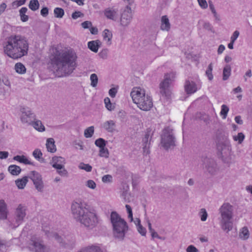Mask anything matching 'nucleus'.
Here are the masks:
<instances>
[{
  "instance_id": "nucleus-46",
  "label": "nucleus",
  "mask_w": 252,
  "mask_h": 252,
  "mask_svg": "<svg viewBox=\"0 0 252 252\" xmlns=\"http://www.w3.org/2000/svg\"><path fill=\"white\" fill-rule=\"evenodd\" d=\"M149 134L148 133H147L145 134V137H144V140H145V142L146 143V145L145 146V147H144V153H146L147 154H149V149H147V145L148 144V139H149Z\"/></svg>"
},
{
  "instance_id": "nucleus-35",
  "label": "nucleus",
  "mask_w": 252,
  "mask_h": 252,
  "mask_svg": "<svg viewBox=\"0 0 252 252\" xmlns=\"http://www.w3.org/2000/svg\"><path fill=\"white\" fill-rule=\"evenodd\" d=\"M228 111L229 108L226 105L223 104L221 105L220 115L222 116L223 119L226 118Z\"/></svg>"
},
{
  "instance_id": "nucleus-45",
  "label": "nucleus",
  "mask_w": 252,
  "mask_h": 252,
  "mask_svg": "<svg viewBox=\"0 0 252 252\" xmlns=\"http://www.w3.org/2000/svg\"><path fill=\"white\" fill-rule=\"evenodd\" d=\"M33 156L35 158L39 159L41 158L42 154L40 150L35 149L33 152Z\"/></svg>"
},
{
  "instance_id": "nucleus-18",
  "label": "nucleus",
  "mask_w": 252,
  "mask_h": 252,
  "mask_svg": "<svg viewBox=\"0 0 252 252\" xmlns=\"http://www.w3.org/2000/svg\"><path fill=\"white\" fill-rule=\"evenodd\" d=\"M104 13L108 19L114 20L117 15V11L112 8H108L104 10Z\"/></svg>"
},
{
  "instance_id": "nucleus-20",
  "label": "nucleus",
  "mask_w": 252,
  "mask_h": 252,
  "mask_svg": "<svg viewBox=\"0 0 252 252\" xmlns=\"http://www.w3.org/2000/svg\"><path fill=\"white\" fill-rule=\"evenodd\" d=\"M28 181V177L25 176L15 181V183L18 189H23Z\"/></svg>"
},
{
  "instance_id": "nucleus-33",
  "label": "nucleus",
  "mask_w": 252,
  "mask_h": 252,
  "mask_svg": "<svg viewBox=\"0 0 252 252\" xmlns=\"http://www.w3.org/2000/svg\"><path fill=\"white\" fill-rule=\"evenodd\" d=\"M94 133V127L93 126L88 127L85 130L84 136L86 138L91 137Z\"/></svg>"
},
{
  "instance_id": "nucleus-15",
  "label": "nucleus",
  "mask_w": 252,
  "mask_h": 252,
  "mask_svg": "<svg viewBox=\"0 0 252 252\" xmlns=\"http://www.w3.org/2000/svg\"><path fill=\"white\" fill-rule=\"evenodd\" d=\"M22 113L21 116V121L23 123H30V118L32 117V113H31L30 111H26V108H23L21 109Z\"/></svg>"
},
{
  "instance_id": "nucleus-38",
  "label": "nucleus",
  "mask_w": 252,
  "mask_h": 252,
  "mask_svg": "<svg viewBox=\"0 0 252 252\" xmlns=\"http://www.w3.org/2000/svg\"><path fill=\"white\" fill-rule=\"evenodd\" d=\"M95 145L99 148H101L105 147L106 141L103 138H99L95 140Z\"/></svg>"
},
{
  "instance_id": "nucleus-56",
  "label": "nucleus",
  "mask_w": 252,
  "mask_h": 252,
  "mask_svg": "<svg viewBox=\"0 0 252 252\" xmlns=\"http://www.w3.org/2000/svg\"><path fill=\"white\" fill-rule=\"evenodd\" d=\"M41 14L43 17H46L48 14V9L47 7H43L41 10Z\"/></svg>"
},
{
  "instance_id": "nucleus-63",
  "label": "nucleus",
  "mask_w": 252,
  "mask_h": 252,
  "mask_svg": "<svg viewBox=\"0 0 252 252\" xmlns=\"http://www.w3.org/2000/svg\"><path fill=\"white\" fill-rule=\"evenodd\" d=\"M235 121L236 123L238 124H242L243 121L241 120V118L240 116H237L235 118Z\"/></svg>"
},
{
  "instance_id": "nucleus-62",
  "label": "nucleus",
  "mask_w": 252,
  "mask_h": 252,
  "mask_svg": "<svg viewBox=\"0 0 252 252\" xmlns=\"http://www.w3.org/2000/svg\"><path fill=\"white\" fill-rule=\"evenodd\" d=\"M90 32L93 34H96L97 33L98 30L96 27H91L90 29Z\"/></svg>"
},
{
  "instance_id": "nucleus-31",
  "label": "nucleus",
  "mask_w": 252,
  "mask_h": 252,
  "mask_svg": "<svg viewBox=\"0 0 252 252\" xmlns=\"http://www.w3.org/2000/svg\"><path fill=\"white\" fill-rule=\"evenodd\" d=\"M104 101L105 107L108 110L111 111L114 109L115 104H113L111 102L110 99L109 97H106Z\"/></svg>"
},
{
  "instance_id": "nucleus-12",
  "label": "nucleus",
  "mask_w": 252,
  "mask_h": 252,
  "mask_svg": "<svg viewBox=\"0 0 252 252\" xmlns=\"http://www.w3.org/2000/svg\"><path fill=\"white\" fill-rule=\"evenodd\" d=\"M52 162L53 167L57 169H62L63 167H64L65 159L64 158L61 157H55L53 158Z\"/></svg>"
},
{
  "instance_id": "nucleus-21",
  "label": "nucleus",
  "mask_w": 252,
  "mask_h": 252,
  "mask_svg": "<svg viewBox=\"0 0 252 252\" xmlns=\"http://www.w3.org/2000/svg\"><path fill=\"white\" fill-rule=\"evenodd\" d=\"M79 252H102V251L99 247L92 245L82 249Z\"/></svg>"
},
{
  "instance_id": "nucleus-52",
  "label": "nucleus",
  "mask_w": 252,
  "mask_h": 252,
  "mask_svg": "<svg viewBox=\"0 0 252 252\" xmlns=\"http://www.w3.org/2000/svg\"><path fill=\"white\" fill-rule=\"evenodd\" d=\"M201 213L202 215L201 216V220L202 221H205L207 218V213L205 209H202L201 210Z\"/></svg>"
},
{
  "instance_id": "nucleus-2",
  "label": "nucleus",
  "mask_w": 252,
  "mask_h": 252,
  "mask_svg": "<svg viewBox=\"0 0 252 252\" xmlns=\"http://www.w3.org/2000/svg\"><path fill=\"white\" fill-rule=\"evenodd\" d=\"M28 49L27 40L20 35H12L8 37L3 47L4 53L13 59H17L26 55Z\"/></svg>"
},
{
  "instance_id": "nucleus-4",
  "label": "nucleus",
  "mask_w": 252,
  "mask_h": 252,
  "mask_svg": "<svg viewBox=\"0 0 252 252\" xmlns=\"http://www.w3.org/2000/svg\"><path fill=\"white\" fill-rule=\"evenodd\" d=\"M130 95L133 103L137 105V107L145 111H148L153 106L152 98L146 94L145 90L140 87L133 88Z\"/></svg>"
},
{
  "instance_id": "nucleus-26",
  "label": "nucleus",
  "mask_w": 252,
  "mask_h": 252,
  "mask_svg": "<svg viewBox=\"0 0 252 252\" xmlns=\"http://www.w3.org/2000/svg\"><path fill=\"white\" fill-rule=\"evenodd\" d=\"M15 69L16 72L19 74H24L26 71L25 66L21 63H18L15 64Z\"/></svg>"
},
{
  "instance_id": "nucleus-53",
  "label": "nucleus",
  "mask_w": 252,
  "mask_h": 252,
  "mask_svg": "<svg viewBox=\"0 0 252 252\" xmlns=\"http://www.w3.org/2000/svg\"><path fill=\"white\" fill-rule=\"evenodd\" d=\"M239 35V32L238 31H235L231 37V41L235 42Z\"/></svg>"
},
{
  "instance_id": "nucleus-28",
  "label": "nucleus",
  "mask_w": 252,
  "mask_h": 252,
  "mask_svg": "<svg viewBox=\"0 0 252 252\" xmlns=\"http://www.w3.org/2000/svg\"><path fill=\"white\" fill-rule=\"evenodd\" d=\"M103 36L104 40L110 42L112 37V33L109 30L105 29L103 32Z\"/></svg>"
},
{
  "instance_id": "nucleus-8",
  "label": "nucleus",
  "mask_w": 252,
  "mask_h": 252,
  "mask_svg": "<svg viewBox=\"0 0 252 252\" xmlns=\"http://www.w3.org/2000/svg\"><path fill=\"white\" fill-rule=\"evenodd\" d=\"M175 74L173 72L166 73L164 75V80L160 83L159 88L160 93L166 96L169 91L170 84L174 80Z\"/></svg>"
},
{
  "instance_id": "nucleus-23",
  "label": "nucleus",
  "mask_w": 252,
  "mask_h": 252,
  "mask_svg": "<svg viewBox=\"0 0 252 252\" xmlns=\"http://www.w3.org/2000/svg\"><path fill=\"white\" fill-rule=\"evenodd\" d=\"M239 235L241 239L244 240L248 239L249 237L250 233L247 227L245 226L242 228L240 231Z\"/></svg>"
},
{
  "instance_id": "nucleus-37",
  "label": "nucleus",
  "mask_w": 252,
  "mask_h": 252,
  "mask_svg": "<svg viewBox=\"0 0 252 252\" xmlns=\"http://www.w3.org/2000/svg\"><path fill=\"white\" fill-rule=\"evenodd\" d=\"M99 155L101 157L108 158L109 156V152L108 149L105 148V147L100 148Z\"/></svg>"
},
{
  "instance_id": "nucleus-19",
  "label": "nucleus",
  "mask_w": 252,
  "mask_h": 252,
  "mask_svg": "<svg viewBox=\"0 0 252 252\" xmlns=\"http://www.w3.org/2000/svg\"><path fill=\"white\" fill-rule=\"evenodd\" d=\"M32 241V245L33 246L36 252H45L46 248L42 244L41 242Z\"/></svg>"
},
{
  "instance_id": "nucleus-55",
  "label": "nucleus",
  "mask_w": 252,
  "mask_h": 252,
  "mask_svg": "<svg viewBox=\"0 0 252 252\" xmlns=\"http://www.w3.org/2000/svg\"><path fill=\"white\" fill-rule=\"evenodd\" d=\"M92 26V23L90 21H87L82 23V26L84 29H87Z\"/></svg>"
},
{
  "instance_id": "nucleus-51",
  "label": "nucleus",
  "mask_w": 252,
  "mask_h": 252,
  "mask_svg": "<svg viewBox=\"0 0 252 252\" xmlns=\"http://www.w3.org/2000/svg\"><path fill=\"white\" fill-rule=\"evenodd\" d=\"M83 14L80 11H75L72 14V18L76 19L79 17L83 16Z\"/></svg>"
},
{
  "instance_id": "nucleus-39",
  "label": "nucleus",
  "mask_w": 252,
  "mask_h": 252,
  "mask_svg": "<svg viewBox=\"0 0 252 252\" xmlns=\"http://www.w3.org/2000/svg\"><path fill=\"white\" fill-rule=\"evenodd\" d=\"M244 138L245 135L242 132L238 133L237 135L233 136V140L235 141H238L239 144H241Z\"/></svg>"
},
{
  "instance_id": "nucleus-17",
  "label": "nucleus",
  "mask_w": 252,
  "mask_h": 252,
  "mask_svg": "<svg viewBox=\"0 0 252 252\" xmlns=\"http://www.w3.org/2000/svg\"><path fill=\"white\" fill-rule=\"evenodd\" d=\"M46 146L48 152L51 153H54L56 151V148L55 145V141L54 139H48L46 141Z\"/></svg>"
},
{
  "instance_id": "nucleus-61",
  "label": "nucleus",
  "mask_w": 252,
  "mask_h": 252,
  "mask_svg": "<svg viewBox=\"0 0 252 252\" xmlns=\"http://www.w3.org/2000/svg\"><path fill=\"white\" fill-rule=\"evenodd\" d=\"M225 46L223 45H220L218 48V53L219 54H221L225 50Z\"/></svg>"
},
{
  "instance_id": "nucleus-59",
  "label": "nucleus",
  "mask_w": 252,
  "mask_h": 252,
  "mask_svg": "<svg viewBox=\"0 0 252 252\" xmlns=\"http://www.w3.org/2000/svg\"><path fill=\"white\" fill-rule=\"evenodd\" d=\"M8 153L7 152H0V158L4 159L8 157Z\"/></svg>"
},
{
  "instance_id": "nucleus-22",
  "label": "nucleus",
  "mask_w": 252,
  "mask_h": 252,
  "mask_svg": "<svg viewBox=\"0 0 252 252\" xmlns=\"http://www.w3.org/2000/svg\"><path fill=\"white\" fill-rule=\"evenodd\" d=\"M88 46L92 51L96 53L99 48L98 41L97 40L89 41L88 43Z\"/></svg>"
},
{
  "instance_id": "nucleus-7",
  "label": "nucleus",
  "mask_w": 252,
  "mask_h": 252,
  "mask_svg": "<svg viewBox=\"0 0 252 252\" xmlns=\"http://www.w3.org/2000/svg\"><path fill=\"white\" fill-rule=\"evenodd\" d=\"M161 143L163 147L166 149L175 146L174 138L173 136L172 131L168 127L164 128L163 131Z\"/></svg>"
},
{
  "instance_id": "nucleus-9",
  "label": "nucleus",
  "mask_w": 252,
  "mask_h": 252,
  "mask_svg": "<svg viewBox=\"0 0 252 252\" xmlns=\"http://www.w3.org/2000/svg\"><path fill=\"white\" fill-rule=\"evenodd\" d=\"M30 175V179L32 181L36 189L39 191H41L43 188L41 176L34 171H32Z\"/></svg>"
},
{
  "instance_id": "nucleus-48",
  "label": "nucleus",
  "mask_w": 252,
  "mask_h": 252,
  "mask_svg": "<svg viewBox=\"0 0 252 252\" xmlns=\"http://www.w3.org/2000/svg\"><path fill=\"white\" fill-rule=\"evenodd\" d=\"M87 186L92 189H94L96 187L95 183L92 180H89L87 182Z\"/></svg>"
},
{
  "instance_id": "nucleus-32",
  "label": "nucleus",
  "mask_w": 252,
  "mask_h": 252,
  "mask_svg": "<svg viewBox=\"0 0 252 252\" xmlns=\"http://www.w3.org/2000/svg\"><path fill=\"white\" fill-rule=\"evenodd\" d=\"M55 16L57 18H61L64 15V10L62 8L57 7L54 10Z\"/></svg>"
},
{
  "instance_id": "nucleus-58",
  "label": "nucleus",
  "mask_w": 252,
  "mask_h": 252,
  "mask_svg": "<svg viewBox=\"0 0 252 252\" xmlns=\"http://www.w3.org/2000/svg\"><path fill=\"white\" fill-rule=\"evenodd\" d=\"M26 2V0H16L13 2V3L16 5L17 6H21L24 4Z\"/></svg>"
},
{
  "instance_id": "nucleus-29",
  "label": "nucleus",
  "mask_w": 252,
  "mask_h": 252,
  "mask_svg": "<svg viewBox=\"0 0 252 252\" xmlns=\"http://www.w3.org/2000/svg\"><path fill=\"white\" fill-rule=\"evenodd\" d=\"M29 7L32 11H35L39 8V3L37 0H31L30 1Z\"/></svg>"
},
{
  "instance_id": "nucleus-42",
  "label": "nucleus",
  "mask_w": 252,
  "mask_h": 252,
  "mask_svg": "<svg viewBox=\"0 0 252 252\" xmlns=\"http://www.w3.org/2000/svg\"><path fill=\"white\" fill-rule=\"evenodd\" d=\"M90 79L91 81V85L93 87H96L97 84L98 78L97 75L94 73L91 75Z\"/></svg>"
},
{
  "instance_id": "nucleus-10",
  "label": "nucleus",
  "mask_w": 252,
  "mask_h": 252,
  "mask_svg": "<svg viewBox=\"0 0 252 252\" xmlns=\"http://www.w3.org/2000/svg\"><path fill=\"white\" fill-rule=\"evenodd\" d=\"M132 18L131 9L129 6H127L126 9L123 12L121 18V24L123 26H126Z\"/></svg>"
},
{
  "instance_id": "nucleus-64",
  "label": "nucleus",
  "mask_w": 252,
  "mask_h": 252,
  "mask_svg": "<svg viewBox=\"0 0 252 252\" xmlns=\"http://www.w3.org/2000/svg\"><path fill=\"white\" fill-rule=\"evenodd\" d=\"M27 10H28L27 8L25 7H23L21 8L19 11L20 15L26 14V13L27 11Z\"/></svg>"
},
{
  "instance_id": "nucleus-13",
  "label": "nucleus",
  "mask_w": 252,
  "mask_h": 252,
  "mask_svg": "<svg viewBox=\"0 0 252 252\" xmlns=\"http://www.w3.org/2000/svg\"><path fill=\"white\" fill-rule=\"evenodd\" d=\"M185 90L188 94H192L197 91V87L194 82L186 81L185 85Z\"/></svg>"
},
{
  "instance_id": "nucleus-36",
  "label": "nucleus",
  "mask_w": 252,
  "mask_h": 252,
  "mask_svg": "<svg viewBox=\"0 0 252 252\" xmlns=\"http://www.w3.org/2000/svg\"><path fill=\"white\" fill-rule=\"evenodd\" d=\"M213 64L212 63H210L206 71V75L207 76L209 80H212L213 79V75L212 74Z\"/></svg>"
},
{
  "instance_id": "nucleus-57",
  "label": "nucleus",
  "mask_w": 252,
  "mask_h": 252,
  "mask_svg": "<svg viewBox=\"0 0 252 252\" xmlns=\"http://www.w3.org/2000/svg\"><path fill=\"white\" fill-rule=\"evenodd\" d=\"M58 173L61 176H66L67 174V171L63 167L62 169H58Z\"/></svg>"
},
{
  "instance_id": "nucleus-30",
  "label": "nucleus",
  "mask_w": 252,
  "mask_h": 252,
  "mask_svg": "<svg viewBox=\"0 0 252 252\" xmlns=\"http://www.w3.org/2000/svg\"><path fill=\"white\" fill-rule=\"evenodd\" d=\"M231 74V67L229 65H226L223 68V79L227 80L230 76Z\"/></svg>"
},
{
  "instance_id": "nucleus-16",
  "label": "nucleus",
  "mask_w": 252,
  "mask_h": 252,
  "mask_svg": "<svg viewBox=\"0 0 252 252\" xmlns=\"http://www.w3.org/2000/svg\"><path fill=\"white\" fill-rule=\"evenodd\" d=\"M161 29L162 30L168 31L170 28V24L167 16H163L161 19Z\"/></svg>"
},
{
  "instance_id": "nucleus-6",
  "label": "nucleus",
  "mask_w": 252,
  "mask_h": 252,
  "mask_svg": "<svg viewBox=\"0 0 252 252\" xmlns=\"http://www.w3.org/2000/svg\"><path fill=\"white\" fill-rule=\"evenodd\" d=\"M232 206L228 203H224L220 208V212L222 218V228L227 231L232 228Z\"/></svg>"
},
{
  "instance_id": "nucleus-11",
  "label": "nucleus",
  "mask_w": 252,
  "mask_h": 252,
  "mask_svg": "<svg viewBox=\"0 0 252 252\" xmlns=\"http://www.w3.org/2000/svg\"><path fill=\"white\" fill-rule=\"evenodd\" d=\"M26 209L22 205L20 204L16 209L15 214H16V222L17 223L16 226L20 225L23 221L24 218L26 216L25 213Z\"/></svg>"
},
{
  "instance_id": "nucleus-50",
  "label": "nucleus",
  "mask_w": 252,
  "mask_h": 252,
  "mask_svg": "<svg viewBox=\"0 0 252 252\" xmlns=\"http://www.w3.org/2000/svg\"><path fill=\"white\" fill-rule=\"evenodd\" d=\"M117 92V88H112L109 91V94L111 97H114L116 96Z\"/></svg>"
},
{
  "instance_id": "nucleus-41",
  "label": "nucleus",
  "mask_w": 252,
  "mask_h": 252,
  "mask_svg": "<svg viewBox=\"0 0 252 252\" xmlns=\"http://www.w3.org/2000/svg\"><path fill=\"white\" fill-rule=\"evenodd\" d=\"M137 230L142 236H145L146 234V230L141 225L139 220H138Z\"/></svg>"
},
{
  "instance_id": "nucleus-43",
  "label": "nucleus",
  "mask_w": 252,
  "mask_h": 252,
  "mask_svg": "<svg viewBox=\"0 0 252 252\" xmlns=\"http://www.w3.org/2000/svg\"><path fill=\"white\" fill-rule=\"evenodd\" d=\"M148 228L153 238H159L158 233L152 228V224L150 221H148Z\"/></svg>"
},
{
  "instance_id": "nucleus-5",
  "label": "nucleus",
  "mask_w": 252,
  "mask_h": 252,
  "mask_svg": "<svg viewBox=\"0 0 252 252\" xmlns=\"http://www.w3.org/2000/svg\"><path fill=\"white\" fill-rule=\"evenodd\" d=\"M111 221L113 225L115 237L123 239L128 230V226L126 221L122 219L116 212L111 213Z\"/></svg>"
},
{
  "instance_id": "nucleus-34",
  "label": "nucleus",
  "mask_w": 252,
  "mask_h": 252,
  "mask_svg": "<svg viewBox=\"0 0 252 252\" xmlns=\"http://www.w3.org/2000/svg\"><path fill=\"white\" fill-rule=\"evenodd\" d=\"M14 159L21 163L25 164H29L30 162L29 160L24 156H16L14 157Z\"/></svg>"
},
{
  "instance_id": "nucleus-44",
  "label": "nucleus",
  "mask_w": 252,
  "mask_h": 252,
  "mask_svg": "<svg viewBox=\"0 0 252 252\" xmlns=\"http://www.w3.org/2000/svg\"><path fill=\"white\" fill-rule=\"evenodd\" d=\"M126 208L128 213V217L130 220V221H132L133 220L132 209L129 205H126Z\"/></svg>"
},
{
  "instance_id": "nucleus-27",
  "label": "nucleus",
  "mask_w": 252,
  "mask_h": 252,
  "mask_svg": "<svg viewBox=\"0 0 252 252\" xmlns=\"http://www.w3.org/2000/svg\"><path fill=\"white\" fill-rule=\"evenodd\" d=\"M103 126L108 131L112 132L114 129L115 123L112 120L107 121L104 123Z\"/></svg>"
},
{
  "instance_id": "nucleus-40",
  "label": "nucleus",
  "mask_w": 252,
  "mask_h": 252,
  "mask_svg": "<svg viewBox=\"0 0 252 252\" xmlns=\"http://www.w3.org/2000/svg\"><path fill=\"white\" fill-rule=\"evenodd\" d=\"M79 168L81 169L85 170L87 172H90L92 170V167L89 164H85L83 162L79 165Z\"/></svg>"
},
{
  "instance_id": "nucleus-60",
  "label": "nucleus",
  "mask_w": 252,
  "mask_h": 252,
  "mask_svg": "<svg viewBox=\"0 0 252 252\" xmlns=\"http://www.w3.org/2000/svg\"><path fill=\"white\" fill-rule=\"evenodd\" d=\"M6 6V4L4 2L0 5V15L5 11Z\"/></svg>"
},
{
  "instance_id": "nucleus-47",
  "label": "nucleus",
  "mask_w": 252,
  "mask_h": 252,
  "mask_svg": "<svg viewBox=\"0 0 252 252\" xmlns=\"http://www.w3.org/2000/svg\"><path fill=\"white\" fill-rule=\"evenodd\" d=\"M197 1L202 9H206L208 7V4L206 0H197Z\"/></svg>"
},
{
  "instance_id": "nucleus-24",
  "label": "nucleus",
  "mask_w": 252,
  "mask_h": 252,
  "mask_svg": "<svg viewBox=\"0 0 252 252\" xmlns=\"http://www.w3.org/2000/svg\"><path fill=\"white\" fill-rule=\"evenodd\" d=\"M9 172L13 175H18L21 172V168L16 165H11L8 167Z\"/></svg>"
},
{
  "instance_id": "nucleus-49",
  "label": "nucleus",
  "mask_w": 252,
  "mask_h": 252,
  "mask_svg": "<svg viewBox=\"0 0 252 252\" xmlns=\"http://www.w3.org/2000/svg\"><path fill=\"white\" fill-rule=\"evenodd\" d=\"M112 177L110 175H105L102 178V181L104 183L111 182L112 181Z\"/></svg>"
},
{
  "instance_id": "nucleus-54",
  "label": "nucleus",
  "mask_w": 252,
  "mask_h": 252,
  "mask_svg": "<svg viewBox=\"0 0 252 252\" xmlns=\"http://www.w3.org/2000/svg\"><path fill=\"white\" fill-rule=\"evenodd\" d=\"M198 250L197 249L193 246L190 245L189 246L187 249V252H197Z\"/></svg>"
},
{
  "instance_id": "nucleus-25",
  "label": "nucleus",
  "mask_w": 252,
  "mask_h": 252,
  "mask_svg": "<svg viewBox=\"0 0 252 252\" xmlns=\"http://www.w3.org/2000/svg\"><path fill=\"white\" fill-rule=\"evenodd\" d=\"M33 127L39 131H43L45 130L44 126L42 125L41 122L37 120L32 123Z\"/></svg>"
},
{
  "instance_id": "nucleus-14",
  "label": "nucleus",
  "mask_w": 252,
  "mask_h": 252,
  "mask_svg": "<svg viewBox=\"0 0 252 252\" xmlns=\"http://www.w3.org/2000/svg\"><path fill=\"white\" fill-rule=\"evenodd\" d=\"M7 211L6 205L3 200H0V219L4 220L7 218Z\"/></svg>"
},
{
  "instance_id": "nucleus-3",
  "label": "nucleus",
  "mask_w": 252,
  "mask_h": 252,
  "mask_svg": "<svg viewBox=\"0 0 252 252\" xmlns=\"http://www.w3.org/2000/svg\"><path fill=\"white\" fill-rule=\"evenodd\" d=\"M82 203L74 202L72 205V212L75 219L86 227H93L97 222L95 213Z\"/></svg>"
},
{
  "instance_id": "nucleus-1",
  "label": "nucleus",
  "mask_w": 252,
  "mask_h": 252,
  "mask_svg": "<svg viewBox=\"0 0 252 252\" xmlns=\"http://www.w3.org/2000/svg\"><path fill=\"white\" fill-rule=\"evenodd\" d=\"M76 60V53L70 48L58 45L52 49L51 62L59 77L71 73L75 68Z\"/></svg>"
}]
</instances>
